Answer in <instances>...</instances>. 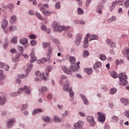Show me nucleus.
Listing matches in <instances>:
<instances>
[{
	"label": "nucleus",
	"mask_w": 129,
	"mask_h": 129,
	"mask_svg": "<svg viewBox=\"0 0 129 129\" xmlns=\"http://www.w3.org/2000/svg\"><path fill=\"white\" fill-rule=\"evenodd\" d=\"M118 78L120 82V84L123 86H125L127 85L128 82L127 81V76L123 73H120L118 75Z\"/></svg>",
	"instance_id": "nucleus-1"
},
{
	"label": "nucleus",
	"mask_w": 129,
	"mask_h": 129,
	"mask_svg": "<svg viewBox=\"0 0 129 129\" xmlns=\"http://www.w3.org/2000/svg\"><path fill=\"white\" fill-rule=\"evenodd\" d=\"M53 28L54 32H59L61 33L62 31L65 30V26L60 25L59 22H55L53 24Z\"/></svg>",
	"instance_id": "nucleus-2"
},
{
	"label": "nucleus",
	"mask_w": 129,
	"mask_h": 129,
	"mask_svg": "<svg viewBox=\"0 0 129 129\" xmlns=\"http://www.w3.org/2000/svg\"><path fill=\"white\" fill-rule=\"evenodd\" d=\"M32 68H33V64H31L29 65L27 67V69L25 71L26 73H27V74H25V75H18V77H19V78H26V77H28V76H29V74H28V73H30V72H31V70H32Z\"/></svg>",
	"instance_id": "nucleus-3"
},
{
	"label": "nucleus",
	"mask_w": 129,
	"mask_h": 129,
	"mask_svg": "<svg viewBox=\"0 0 129 129\" xmlns=\"http://www.w3.org/2000/svg\"><path fill=\"white\" fill-rule=\"evenodd\" d=\"M83 35L82 33H79L77 35L76 39L75 40V44L76 46H79L82 40Z\"/></svg>",
	"instance_id": "nucleus-4"
},
{
	"label": "nucleus",
	"mask_w": 129,
	"mask_h": 129,
	"mask_svg": "<svg viewBox=\"0 0 129 129\" xmlns=\"http://www.w3.org/2000/svg\"><path fill=\"white\" fill-rule=\"evenodd\" d=\"M79 64H80V62L75 63V64H72L70 67V70H71L72 72L73 71L74 72H76V71H78L79 70V68L80 67L79 66Z\"/></svg>",
	"instance_id": "nucleus-5"
},
{
	"label": "nucleus",
	"mask_w": 129,
	"mask_h": 129,
	"mask_svg": "<svg viewBox=\"0 0 129 129\" xmlns=\"http://www.w3.org/2000/svg\"><path fill=\"white\" fill-rule=\"evenodd\" d=\"M16 121H17V120L15 118L10 119L7 122V128H12V127L14 126Z\"/></svg>",
	"instance_id": "nucleus-6"
},
{
	"label": "nucleus",
	"mask_w": 129,
	"mask_h": 129,
	"mask_svg": "<svg viewBox=\"0 0 129 129\" xmlns=\"http://www.w3.org/2000/svg\"><path fill=\"white\" fill-rule=\"evenodd\" d=\"M86 119L88 122L90 123L91 126H94L95 125V120L94 117L92 116H88L86 117Z\"/></svg>",
	"instance_id": "nucleus-7"
},
{
	"label": "nucleus",
	"mask_w": 129,
	"mask_h": 129,
	"mask_svg": "<svg viewBox=\"0 0 129 129\" xmlns=\"http://www.w3.org/2000/svg\"><path fill=\"white\" fill-rule=\"evenodd\" d=\"M84 122L83 121H78L77 122L74 124V129H82L83 126Z\"/></svg>",
	"instance_id": "nucleus-8"
},
{
	"label": "nucleus",
	"mask_w": 129,
	"mask_h": 129,
	"mask_svg": "<svg viewBox=\"0 0 129 129\" xmlns=\"http://www.w3.org/2000/svg\"><path fill=\"white\" fill-rule=\"evenodd\" d=\"M44 7H40V11L45 16V17H49L52 13L49 11L45 10Z\"/></svg>",
	"instance_id": "nucleus-9"
},
{
	"label": "nucleus",
	"mask_w": 129,
	"mask_h": 129,
	"mask_svg": "<svg viewBox=\"0 0 129 129\" xmlns=\"http://www.w3.org/2000/svg\"><path fill=\"white\" fill-rule=\"evenodd\" d=\"M98 120L100 122H104L105 121V114L100 113L99 112H98Z\"/></svg>",
	"instance_id": "nucleus-10"
},
{
	"label": "nucleus",
	"mask_w": 129,
	"mask_h": 129,
	"mask_svg": "<svg viewBox=\"0 0 129 129\" xmlns=\"http://www.w3.org/2000/svg\"><path fill=\"white\" fill-rule=\"evenodd\" d=\"M70 82H69V81H68V80H67L64 84V85H63V90L67 92L70 91V90L71 89V88H70Z\"/></svg>",
	"instance_id": "nucleus-11"
},
{
	"label": "nucleus",
	"mask_w": 129,
	"mask_h": 129,
	"mask_svg": "<svg viewBox=\"0 0 129 129\" xmlns=\"http://www.w3.org/2000/svg\"><path fill=\"white\" fill-rule=\"evenodd\" d=\"M36 76H37V77H39L40 78L43 79L44 81H47V77H45L44 73L41 74V73H40L39 71H37L36 73Z\"/></svg>",
	"instance_id": "nucleus-12"
},
{
	"label": "nucleus",
	"mask_w": 129,
	"mask_h": 129,
	"mask_svg": "<svg viewBox=\"0 0 129 129\" xmlns=\"http://www.w3.org/2000/svg\"><path fill=\"white\" fill-rule=\"evenodd\" d=\"M30 57L32 59L31 61H30V63H31V64H32V63H34V62H35V61H36L37 60V57H36V56H35V49H34V48H33L31 51V53L30 54Z\"/></svg>",
	"instance_id": "nucleus-13"
},
{
	"label": "nucleus",
	"mask_w": 129,
	"mask_h": 129,
	"mask_svg": "<svg viewBox=\"0 0 129 129\" xmlns=\"http://www.w3.org/2000/svg\"><path fill=\"white\" fill-rule=\"evenodd\" d=\"M80 96L81 98L82 99L84 104H85V105H88V104H89V101H88V99H87L86 96H85L84 94H80Z\"/></svg>",
	"instance_id": "nucleus-14"
},
{
	"label": "nucleus",
	"mask_w": 129,
	"mask_h": 129,
	"mask_svg": "<svg viewBox=\"0 0 129 129\" xmlns=\"http://www.w3.org/2000/svg\"><path fill=\"white\" fill-rule=\"evenodd\" d=\"M61 69L66 74L71 75L72 74V71L71 70H69L68 68L66 67V66H61Z\"/></svg>",
	"instance_id": "nucleus-15"
},
{
	"label": "nucleus",
	"mask_w": 129,
	"mask_h": 129,
	"mask_svg": "<svg viewBox=\"0 0 129 129\" xmlns=\"http://www.w3.org/2000/svg\"><path fill=\"white\" fill-rule=\"evenodd\" d=\"M23 91L26 94H31V88L28 86H24L23 87Z\"/></svg>",
	"instance_id": "nucleus-16"
},
{
	"label": "nucleus",
	"mask_w": 129,
	"mask_h": 129,
	"mask_svg": "<svg viewBox=\"0 0 129 129\" xmlns=\"http://www.w3.org/2000/svg\"><path fill=\"white\" fill-rule=\"evenodd\" d=\"M28 42H29V40L27 38L25 37H23L19 40V43L21 45H26V44H27Z\"/></svg>",
	"instance_id": "nucleus-17"
},
{
	"label": "nucleus",
	"mask_w": 129,
	"mask_h": 129,
	"mask_svg": "<svg viewBox=\"0 0 129 129\" xmlns=\"http://www.w3.org/2000/svg\"><path fill=\"white\" fill-rule=\"evenodd\" d=\"M121 102L123 103L124 106H126V105H128L129 104V100L126 99L125 98H121L120 99Z\"/></svg>",
	"instance_id": "nucleus-18"
},
{
	"label": "nucleus",
	"mask_w": 129,
	"mask_h": 129,
	"mask_svg": "<svg viewBox=\"0 0 129 129\" xmlns=\"http://www.w3.org/2000/svg\"><path fill=\"white\" fill-rule=\"evenodd\" d=\"M43 111V110L41 108H37L36 109H34L32 112V115H37V114H39V113H40V112H42Z\"/></svg>",
	"instance_id": "nucleus-19"
},
{
	"label": "nucleus",
	"mask_w": 129,
	"mask_h": 129,
	"mask_svg": "<svg viewBox=\"0 0 129 129\" xmlns=\"http://www.w3.org/2000/svg\"><path fill=\"white\" fill-rule=\"evenodd\" d=\"M8 24L9 22L7 21V20H3L1 24L2 29H3V30H5V29H7V27Z\"/></svg>",
	"instance_id": "nucleus-20"
},
{
	"label": "nucleus",
	"mask_w": 129,
	"mask_h": 129,
	"mask_svg": "<svg viewBox=\"0 0 129 129\" xmlns=\"http://www.w3.org/2000/svg\"><path fill=\"white\" fill-rule=\"evenodd\" d=\"M49 89L46 87H42L41 88L40 92L39 93V95H44V92L48 91Z\"/></svg>",
	"instance_id": "nucleus-21"
},
{
	"label": "nucleus",
	"mask_w": 129,
	"mask_h": 129,
	"mask_svg": "<svg viewBox=\"0 0 129 129\" xmlns=\"http://www.w3.org/2000/svg\"><path fill=\"white\" fill-rule=\"evenodd\" d=\"M67 79V76L64 75H62L60 76V79L59 80V83L61 85H63V84H64V81L63 80H65Z\"/></svg>",
	"instance_id": "nucleus-22"
},
{
	"label": "nucleus",
	"mask_w": 129,
	"mask_h": 129,
	"mask_svg": "<svg viewBox=\"0 0 129 129\" xmlns=\"http://www.w3.org/2000/svg\"><path fill=\"white\" fill-rule=\"evenodd\" d=\"M84 71L86 72L88 75H91L93 72V70H92V68H86L84 69Z\"/></svg>",
	"instance_id": "nucleus-23"
},
{
	"label": "nucleus",
	"mask_w": 129,
	"mask_h": 129,
	"mask_svg": "<svg viewBox=\"0 0 129 129\" xmlns=\"http://www.w3.org/2000/svg\"><path fill=\"white\" fill-rule=\"evenodd\" d=\"M21 56V53H18L16 54V57H13L12 58L13 62H17L18 61H19V59L20 58V57Z\"/></svg>",
	"instance_id": "nucleus-24"
},
{
	"label": "nucleus",
	"mask_w": 129,
	"mask_h": 129,
	"mask_svg": "<svg viewBox=\"0 0 129 129\" xmlns=\"http://www.w3.org/2000/svg\"><path fill=\"white\" fill-rule=\"evenodd\" d=\"M88 46H89L88 44V38L85 37L84 40L83 47L84 48H88Z\"/></svg>",
	"instance_id": "nucleus-25"
},
{
	"label": "nucleus",
	"mask_w": 129,
	"mask_h": 129,
	"mask_svg": "<svg viewBox=\"0 0 129 129\" xmlns=\"http://www.w3.org/2000/svg\"><path fill=\"white\" fill-rule=\"evenodd\" d=\"M18 37L17 36H14L12 37L11 42H12L13 44H18Z\"/></svg>",
	"instance_id": "nucleus-26"
},
{
	"label": "nucleus",
	"mask_w": 129,
	"mask_h": 129,
	"mask_svg": "<svg viewBox=\"0 0 129 129\" xmlns=\"http://www.w3.org/2000/svg\"><path fill=\"white\" fill-rule=\"evenodd\" d=\"M5 43L3 44V48L4 49H7L9 46V38H5Z\"/></svg>",
	"instance_id": "nucleus-27"
},
{
	"label": "nucleus",
	"mask_w": 129,
	"mask_h": 129,
	"mask_svg": "<svg viewBox=\"0 0 129 129\" xmlns=\"http://www.w3.org/2000/svg\"><path fill=\"white\" fill-rule=\"evenodd\" d=\"M7 102V99L5 97H2L0 96V105H5L6 102Z\"/></svg>",
	"instance_id": "nucleus-28"
},
{
	"label": "nucleus",
	"mask_w": 129,
	"mask_h": 129,
	"mask_svg": "<svg viewBox=\"0 0 129 129\" xmlns=\"http://www.w3.org/2000/svg\"><path fill=\"white\" fill-rule=\"evenodd\" d=\"M53 68L52 67H48L45 69V74L46 76H48L49 75V72H51L52 71V69Z\"/></svg>",
	"instance_id": "nucleus-29"
},
{
	"label": "nucleus",
	"mask_w": 129,
	"mask_h": 129,
	"mask_svg": "<svg viewBox=\"0 0 129 129\" xmlns=\"http://www.w3.org/2000/svg\"><path fill=\"white\" fill-rule=\"evenodd\" d=\"M62 119L59 117H58V116H54L53 117V121L54 122H60V121H61Z\"/></svg>",
	"instance_id": "nucleus-30"
},
{
	"label": "nucleus",
	"mask_w": 129,
	"mask_h": 129,
	"mask_svg": "<svg viewBox=\"0 0 129 129\" xmlns=\"http://www.w3.org/2000/svg\"><path fill=\"white\" fill-rule=\"evenodd\" d=\"M98 39H99V37L97 35L95 34H93L91 37L90 38L89 41H91L94 40H96L97 41H98Z\"/></svg>",
	"instance_id": "nucleus-31"
},
{
	"label": "nucleus",
	"mask_w": 129,
	"mask_h": 129,
	"mask_svg": "<svg viewBox=\"0 0 129 129\" xmlns=\"http://www.w3.org/2000/svg\"><path fill=\"white\" fill-rule=\"evenodd\" d=\"M8 9H9L10 11H13L15 9V4L13 3H10L7 5Z\"/></svg>",
	"instance_id": "nucleus-32"
},
{
	"label": "nucleus",
	"mask_w": 129,
	"mask_h": 129,
	"mask_svg": "<svg viewBox=\"0 0 129 129\" xmlns=\"http://www.w3.org/2000/svg\"><path fill=\"white\" fill-rule=\"evenodd\" d=\"M50 58H51L50 56H49V57H48V55H47V57H43L42 58H41V62L42 63H46V62H47V61H49V60H50Z\"/></svg>",
	"instance_id": "nucleus-33"
},
{
	"label": "nucleus",
	"mask_w": 129,
	"mask_h": 129,
	"mask_svg": "<svg viewBox=\"0 0 129 129\" xmlns=\"http://www.w3.org/2000/svg\"><path fill=\"white\" fill-rule=\"evenodd\" d=\"M116 20V17L114 16H113L110 18L108 19V23H112V22H115Z\"/></svg>",
	"instance_id": "nucleus-34"
},
{
	"label": "nucleus",
	"mask_w": 129,
	"mask_h": 129,
	"mask_svg": "<svg viewBox=\"0 0 129 129\" xmlns=\"http://www.w3.org/2000/svg\"><path fill=\"white\" fill-rule=\"evenodd\" d=\"M77 13H78V15H83L84 14V11H83V9L78 8L77 9Z\"/></svg>",
	"instance_id": "nucleus-35"
},
{
	"label": "nucleus",
	"mask_w": 129,
	"mask_h": 129,
	"mask_svg": "<svg viewBox=\"0 0 129 129\" xmlns=\"http://www.w3.org/2000/svg\"><path fill=\"white\" fill-rule=\"evenodd\" d=\"M89 56V51L87 50H85L83 53V56L84 58H87Z\"/></svg>",
	"instance_id": "nucleus-36"
},
{
	"label": "nucleus",
	"mask_w": 129,
	"mask_h": 129,
	"mask_svg": "<svg viewBox=\"0 0 129 129\" xmlns=\"http://www.w3.org/2000/svg\"><path fill=\"white\" fill-rule=\"evenodd\" d=\"M10 19L12 21V22L13 23H15L16 22H17V17L15 15L11 16Z\"/></svg>",
	"instance_id": "nucleus-37"
},
{
	"label": "nucleus",
	"mask_w": 129,
	"mask_h": 129,
	"mask_svg": "<svg viewBox=\"0 0 129 129\" xmlns=\"http://www.w3.org/2000/svg\"><path fill=\"white\" fill-rule=\"evenodd\" d=\"M112 121H113V122H115V123H116V122H118V117L116 116H113L112 117Z\"/></svg>",
	"instance_id": "nucleus-38"
},
{
	"label": "nucleus",
	"mask_w": 129,
	"mask_h": 129,
	"mask_svg": "<svg viewBox=\"0 0 129 129\" xmlns=\"http://www.w3.org/2000/svg\"><path fill=\"white\" fill-rule=\"evenodd\" d=\"M52 51H53V47H50L48 48V52L47 53L48 57H51V55H52Z\"/></svg>",
	"instance_id": "nucleus-39"
},
{
	"label": "nucleus",
	"mask_w": 129,
	"mask_h": 129,
	"mask_svg": "<svg viewBox=\"0 0 129 129\" xmlns=\"http://www.w3.org/2000/svg\"><path fill=\"white\" fill-rule=\"evenodd\" d=\"M110 75L112 78H116L117 77V74L115 71L111 72Z\"/></svg>",
	"instance_id": "nucleus-40"
},
{
	"label": "nucleus",
	"mask_w": 129,
	"mask_h": 129,
	"mask_svg": "<svg viewBox=\"0 0 129 129\" xmlns=\"http://www.w3.org/2000/svg\"><path fill=\"white\" fill-rule=\"evenodd\" d=\"M70 61L71 62V64H72V65H73V64L75 63V61H76V59L75 58V57L71 56L70 57Z\"/></svg>",
	"instance_id": "nucleus-41"
},
{
	"label": "nucleus",
	"mask_w": 129,
	"mask_h": 129,
	"mask_svg": "<svg viewBox=\"0 0 129 129\" xmlns=\"http://www.w3.org/2000/svg\"><path fill=\"white\" fill-rule=\"evenodd\" d=\"M28 107H29V105H28V103H26L22 105L21 110L23 111V110H25V109H28Z\"/></svg>",
	"instance_id": "nucleus-42"
},
{
	"label": "nucleus",
	"mask_w": 129,
	"mask_h": 129,
	"mask_svg": "<svg viewBox=\"0 0 129 129\" xmlns=\"http://www.w3.org/2000/svg\"><path fill=\"white\" fill-rule=\"evenodd\" d=\"M55 8L56 10H60V8H61V4H60L59 2H57L55 5Z\"/></svg>",
	"instance_id": "nucleus-43"
},
{
	"label": "nucleus",
	"mask_w": 129,
	"mask_h": 129,
	"mask_svg": "<svg viewBox=\"0 0 129 129\" xmlns=\"http://www.w3.org/2000/svg\"><path fill=\"white\" fill-rule=\"evenodd\" d=\"M9 30L10 32H14V31H16L17 30V27L13 25L10 27Z\"/></svg>",
	"instance_id": "nucleus-44"
},
{
	"label": "nucleus",
	"mask_w": 129,
	"mask_h": 129,
	"mask_svg": "<svg viewBox=\"0 0 129 129\" xmlns=\"http://www.w3.org/2000/svg\"><path fill=\"white\" fill-rule=\"evenodd\" d=\"M116 91H117V89L115 88H111L110 90L111 94H114V93H116Z\"/></svg>",
	"instance_id": "nucleus-45"
},
{
	"label": "nucleus",
	"mask_w": 129,
	"mask_h": 129,
	"mask_svg": "<svg viewBox=\"0 0 129 129\" xmlns=\"http://www.w3.org/2000/svg\"><path fill=\"white\" fill-rule=\"evenodd\" d=\"M69 114V111L68 110H66L62 114V118H65L66 116H67V115Z\"/></svg>",
	"instance_id": "nucleus-46"
},
{
	"label": "nucleus",
	"mask_w": 129,
	"mask_h": 129,
	"mask_svg": "<svg viewBox=\"0 0 129 129\" xmlns=\"http://www.w3.org/2000/svg\"><path fill=\"white\" fill-rule=\"evenodd\" d=\"M67 92H69V95L70 97H73V96H74V92L72 91V89H70V90L68 91Z\"/></svg>",
	"instance_id": "nucleus-47"
},
{
	"label": "nucleus",
	"mask_w": 129,
	"mask_h": 129,
	"mask_svg": "<svg viewBox=\"0 0 129 129\" xmlns=\"http://www.w3.org/2000/svg\"><path fill=\"white\" fill-rule=\"evenodd\" d=\"M100 59H101V60H102V61H104V60H106V56H105V55H104V54H100Z\"/></svg>",
	"instance_id": "nucleus-48"
},
{
	"label": "nucleus",
	"mask_w": 129,
	"mask_h": 129,
	"mask_svg": "<svg viewBox=\"0 0 129 129\" xmlns=\"http://www.w3.org/2000/svg\"><path fill=\"white\" fill-rule=\"evenodd\" d=\"M43 120L44 122H48V121H50V117L48 116H45L43 117Z\"/></svg>",
	"instance_id": "nucleus-49"
},
{
	"label": "nucleus",
	"mask_w": 129,
	"mask_h": 129,
	"mask_svg": "<svg viewBox=\"0 0 129 129\" xmlns=\"http://www.w3.org/2000/svg\"><path fill=\"white\" fill-rule=\"evenodd\" d=\"M35 15H36V17H37V18H38V19L39 20H41V21H43V17H42V16H41V14H40V13L36 12L35 13Z\"/></svg>",
	"instance_id": "nucleus-50"
},
{
	"label": "nucleus",
	"mask_w": 129,
	"mask_h": 129,
	"mask_svg": "<svg viewBox=\"0 0 129 129\" xmlns=\"http://www.w3.org/2000/svg\"><path fill=\"white\" fill-rule=\"evenodd\" d=\"M23 91H24V88H20L17 91V94L18 95H20V94H22V92H23Z\"/></svg>",
	"instance_id": "nucleus-51"
},
{
	"label": "nucleus",
	"mask_w": 129,
	"mask_h": 129,
	"mask_svg": "<svg viewBox=\"0 0 129 129\" xmlns=\"http://www.w3.org/2000/svg\"><path fill=\"white\" fill-rule=\"evenodd\" d=\"M42 46L43 48H48V47H50V43L44 42L42 43Z\"/></svg>",
	"instance_id": "nucleus-52"
},
{
	"label": "nucleus",
	"mask_w": 129,
	"mask_h": 129,
	"mask_svg": "<svg viewBox=\"0 0 129 129\" xmlns=\"http://www.w3.org/2000/svg\"><path fill=\"white\" fill-rule=\"evenodd\" d=\"M124 5L125 6V8H127L129 7V0H125V2H124Z\"/></svg>",
	"instance_id": "nucleus-53"
},
{
	"label": "nucleus",
	"mask_w": 129,
	"mask_h": 129,
	"mask_svg": "<svg viewBox=\"0 0 129 129\" xmlns=\"http://www.w3.org/2000/svg\"><path fill=\"white\" fill-rule=\"evenodd\" d=\"M4 77H5V76H4V71L0 70V78L1 79H4Z\"/></svg>",
	"instance_id": "nucleus-54"
},
{
	"label": "nucleus",
	"mask_w": 129,
	"mask_h": 129,
	"mask_svg": "<svg viewBox=\"0 0 129 129\" xmlns=\"http://www.w3.org/2000/svg\"><path fill=\"white\" fill-rule=\"evenodd\" d=\"M19 52H20L21 55L23 54V52H24V47L21 46H19Z\"/></svg>",
	"instance_id": "nucleus-55"
},
{
	"label": "nucleus",
	"mask_w": 129,
	"mask_h": 129,
	"mask_svg": "<svg viewBox=\"0 0 129 129\" xmlns=\"http://www.w3.org/2000/svg\"><path fill=\"white\" fill-rule=\"evenodd\" d=\"M30 44L32 46H36V45L37 44V41L35 40H32L30 41Z\"/></svg>",
	"instance_id": "nucleus-56"
},
{
	"label": "nucleus",
	"mask_w": 129,
	"mask_h": 129,
	"mask_svg": "<svg viewBox=\"0 0 129 129\" xmlns=\"http://www.w3.org/2000/svg\"><path fill=\"white\" fill-rule=\"evenodd\" d=\"M52 42H53V43H55V44H60V41H59V40L56 38H52Z\"/></svg>",
	"instance_id": "nucleus-57"
},
{
	"label": "nucleus",
	"mask_w": 129,
	"mask_h": 129,
	"mask_svg": "<svg viewBox=\"0 0 129 129\" xmlns=\"http://www.w3.org/2000/svg\"><path fill=\"white\" fill-rule=\"evenodd\" d=\"M11 95L12 96H13V97H15V96H18V92H12L11 93Z\"/></svg>",
	"instance_id": "nucleus-58"
},
{
	"label": "nucleus",
	"mask_w": 129,
	"mask_h": 129,
	"mask_svg": "<svg viewBox=\"0 0 129 129\" xmlns=\"http://www.w3.org/2000/svg\"><path fill=\"white\" fill-rule=\"evenodd\" d=\"M10 52L11 53H13V54H17L18 53V51H17V49H15V48H12L10 50Z\"/></svg>",
	"instance_id": "nucleus-59"
},
{
	"label": "nucleus",
	"mask_w": 129,
	"mask_h": 129,
	"mask_svg": "<svg viewBox=\"0 0 129 129\" xmlns=\"http://www.w3.org/2000/svg\"><path fill=\"white\" fill-rule=\"evenodd\" d=\"M29 38L31 39L35 40V39H36V35L34 34H31L29 36Z\"/></svg>",
	"instance_id": "nucleus-60"
},
{
	"label": "nucleus",
	"mask_w": 129,
	"mask_h": 129,
	"mask_svg": "<svg viewBox=\"0 0 129 129\" xmlns=\"http://www.w3.org/2000/svg\"><path fill=\"white\" fill-rule=\"evenodd\" d=\"M117 2L119 6H122V5L124 4V1L123 0H119V1H117Z\"/></svg>",
	"instance_id": "nucleus-61"
},
{
	"label": "nucleus",
	"mask_w": 129,
	"mask_h": 129,
	"mask_svg": "<svg viewBox=\"0 0 129 129\" xmlns=\"http://www.w3.org/2000/svg\"><path fill=\"white\" fill-rule=\"evenodd\" d=\"M90 4H91V0H87L86 2V7H89Z\"/></svg>",
	"instance_id": "nucleus-62"
},
{
	"label": "nucleus",
	"mask_w": 129,
	"mask_h": 129,
	"mask_svg": "<svg viewBox=\"0 0 129 129\" xmlns=\"http://www.w3.org/2000/svg\"><path fill=\"white\" fill-rule=\"evenodd\" d=\"M124 115H125V116L129 118V110H125V111L124 112Z\"/></svg>",
	"instance_id": "nucleus-63"
},
{
	"label": "nucleus",
	"mask_w": 129,
	"mask_h": 129,
	"mask_svg": "<svg viewBox=\"0 0 129 129\" xmlns=\"http://www.w3.org/2000/svg\"><path fill=\"white\" fill-rule=\"evenodd\" d=\"M41 30H42V31H46L47 30V26H46V25H42L41 26Z\"/></svg>",
	"instance_id": "nucleus-64"
}]
</instances>
